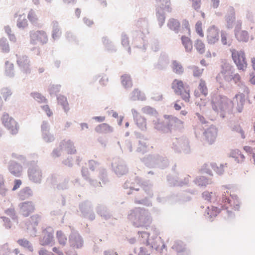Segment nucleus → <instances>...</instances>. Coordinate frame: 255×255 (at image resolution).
<instances>
[{
  "label": "nucleus",
  "mask_w": 255,
  "mask_h": 255,
  "mask_svg": "<svg viewBox=\"0 0 255 255\" xmlns=\"http://www.w3.org/2000/svg\"><path fill=\"white\" fill-rule=\"evenodd\" d=\"M52 38L54 40L58 39L61 35V31L59 23L56 20L52 22Z\"/></svg>",
  "instance_id": "nucleus-31"
},
{
  "label": "nucleus",
  "mask_w": 255,
  "mask_h": 255,
  "mask_svg": "<svg viewBox=\"0 0 255 255\" xmlns=\"http://www.w3.org/2000/svg\"><path fill=\"white\" fill-rule=\"evenodd\" d=\"M232 57L236 64L238 69L240 70L245 71L247 67L245 52L243 50L238 51L236 49H231Z\"/></svg>",
  "instance_id": "nucleus-10"
},
{
  "label": "nucleus",
  "mask_w": 255,
  "mask_h": 255,
  "mask_svg": "<svg viewBox=\"0 0 255 255\" xmlns=\"http://www.w3.org/2000/svg\"><path fill=\"white\" fill-rule=\"evenodd\" d=\"M161 242V238L156 236L155 238L149 239V240H146V246H148L149 248L154 249L156 251L159 250L160 244Z\"/></svg>",
  "instance_id": "nucleus-37"
},
{
  "label": "nucleus",
  "mask_w": 255,
  "mask_h": 255,
  "mask_svg": "<svg viewBox=\"0 0 255 255\" xmlns=\"http://www.w3.org/2000/svg\"><path fill=\"white\" fill-rule=\"evenodd\" d=\"M218 130L214 126H211L204 132L206 139L209 144H212L216 140Z\"/></svg>",
  "instance_id": "nucleus-25"
},
{
  "label": "nucleus",
  "mask_w": 255,
  "mask_h": 255,
  "mask_svg": "<svg viewBox=\"0 0 255 255\" xmlns=\"http://www.w3.org/2000/svg\"><path fill=\"white\" fill-rule=\"evenodd\" d=\"M61 87L59 84L50 85L48 88V92L51 97L57 96V94L60 90Z\"/></svg>",
  "instance_id": "nucleus-55"
},
{
  "label": "nucleus",
  "mask_w": 255,
  "mask_h": 255,
  "mask_svg": "<svg viewBox=\"0 0 255 255\" xmlns=\"http://www.w3.org/2000/svg\"><path fill=\"white\" fill-rule=\"evenodd\" d=\"M70 246L74 248L80 249L83 246V240L78 232L72 230L69 236Z\"/></svg>",
  "instance_id": "nucleus-18"
},
{
  "label": "nucleus",
  "mask_w": 255,
  "mask_h": 255,
  "mask_svg": "<svg viewBox=\"0 0 255 255\" xmlns=\"http://www.w3.org/2000/svg\"><path fill=\"white\" fill-rule=\"evenodd\" d=\"M148 34L136 30H132L131 32L132 37V44L133 47L145 51L147 48L146 35Z\"/></svg>",
  "instance_id": "nucleus-8"
},
{
  "label": "nucleus",
  "mask_w": 255,
  "mask_h": 255,
  "mask_svg": "<svg viewBox=\"0 0 255 255\" xmlns=\"http://www.w3.org/2000/svg\"><path fill=\"white\" fill-rule=\"evenodd\" d=\"M18 206L20 213L24 217H28L34 210V206L31 201L22 202L19 204Z\"/></svg>",
  "instance_id": "nucleus-24"
},
{
  "label": "nucleus",
  "mask_w": 255,
  "mask_h": 255,
  "mask_svg": "<svg viewBox=\"0 0 255 255\" xmlns=\"http://www.w3.org/2000/svg\"><path fill=\"white\" fill-rule=\"evenodd\" d=\"M96 211L98 215L105 220H108L112 217L110 211L103 205H98L96 208Z\"/></svg>",
  "instance_id": "nucleus-33"
},
{
  "label": "nucleus",
  "mask_w": 255,
  "mask_h": 255,
  "mask_svg": "<svg viewBox=\"0 0 255 255\" xmlns=\"http://www.w3.org/2000/svg\"><path fill=\"white\" fill-rule=\"evenodd\" d=\"M235 34L239 41L247 42L249 39V33L246 30H235Z\"/></svg>",
  "instance_id": "nucleus-40"
},
{
  "label": "nucleus",
  "mask_w": 255,
  "mask_h": 255,
  "mask_svg": "<svg viewBox=\"0 0 255 255\" xmlns=\"http://www.w3.org/2000/svg\"><path fill=\"white\" fill-rule=\"evenodd\" d=\"M1 121L4 127L12 135H16L19 130V126L18 123L9 115L4 113L2 117Z\"/></svg>",
  "instance_id": "nucleus-9"
},
{
  "label": "nucleus",
  "mask_w": 255,
  "mask_h": 255,
  "mask_svg": "<svg viewBox=\"0 0 255 255\" xmlns=\"http://www.w3.org/2000/svg\"><path fill=\"white\" fill-rule=\"evenodd\" d=\"M167 26L169 29L178 33L180 27V23L177 19L171 18L168 20Z\"/></svg>",
  "instance_id": "nucleus-42"
},
{
  "label": "nucleus",
  "mask_w": 255,
  "mask_h": 255,
  "mask_svg": "<svg viewBox=\"0 0 255 255\" xmlns=\"http://www.w3.org/2000/svg\"><path fill=\"white\" fill-rule=\"evenodd\" d=\"M182 43L187 52L191 51L192 49V43L190 38L185 36L181 37Z\"/></svg>",
  "instance_id": "nucleus-52"
},
{
  "label": "nucleus",
  "mask_w": 255,
  "mask_h": 255,
  "mask_svg": "<svg viewBox=\"0 0 255 255\" xmlns=\"http://www.w3.org/2000/svg\"><path fill=\"white\" fill-rule=\"evenodd\" d=\"M33 195V192L28 186L22 188L18 194V197L20 200L28 199Z\"/></svg>",
  "instance_id": "nucleus-30"
},
{
  "label": "nucleus",
  "mask_w": 255,
  "mask_h": 255,
  "mask_svg": "<svg viewBox=\"0 0 255 255\" xmlns=\"http://www.w3.org/2000/svg\"><path fill=\"white\" fill-rule=\"evenodd\" d=\"M79 210L82 216L91 221L95 219V214L93 210V205L91 202L85 201L79 204Z\"/></svg>",
  "instance_id": "nucleus-15"
},
{
  "label": "nucleus",
  "mask_w": 255,
  "mask_h": 255,
  "mask_svg": "<svg viewBox=\"0 0 255 255\" xmlns=\"http://www.w3.org/2000/svg\"><path fill=\"white\" fill-rule=\"evenodd\" d=\"M16 62L20 69L24 73L27 74L30 73V61L26 55H18L16 54Z\"/></svg>",
  "instance_id": "nucleus-19"
},
{
  "label": "nucleus",
  "mask_w": 255,
  "mask_h": 255,
  "mask_svg": "<svg viewBox=\"0 0 255 255\" xmlns=\"http://www.w3.org/2000/svg\"><path fill=\"white\" fill-rule=\"evenodd\" d=\"M152 123L155 129L164 133L168 132V128L167 127L166 121L164 122L159 119H156L153 120Z\"/></svg>",
  "instance_id": "nucleus-32"
},
{
  "label": "nucleus",
  "mask_w": 255,
  "mask_h": 255,
  "mask_svg": "<svg viewBox=\"0 0 255 255\" xmlns=\"http://www.w3.org/2000/svg\"><path fill=\"white\" fill-rule=\"evenodd\" d=\"M230 128L232 131L239 133L242 138H246L245 131L239 124L237 123H231Z\"/></svg>",
  "instance_id": "nucleus-44"
},
{
  "label": "nucleus",
  "mask_w": 255,
  "mask_h": 255,
  "mask_svg": "<svg viewBox=\"0 0 255 255\" xmlns=\"http://www.w3.org/2000/svg\"><path fill=\"white\" fill-rule=\"evenodd\" d=\"M131 113L133 120L137 127L142 131H145L147 129L146 119L141 116L137 111L134 109H131Z\"/></svg>",
  "instance_id": "nucleus-20"
},
{
  "label": "nucleus",
  "mask_w": 255,
  "mask_h": 255,
  "mask_svg": "<svg viewBox=\"0 0 255 255\" xmlns=\"http://www.w3.org/2000/svg\"><path fill=\"white\" fill-rule=\"evenodd\" d=\"M207 38L208 42L210 44H214L219 40V30L215 25L208 28Z\"/></svg>",
  "instance_id": "nucleus-22"
},
{
  "label": "nucleus",
  "mask_w": 255,
  "mask_h": 255,
  "mask_svg": "<svg viewBox=\"0 0 255 255\" xmlns=\"http://www.w3.org/2000/svg\"><path fill=\"white\" fill-rule=\"evenodd\" d=\"M0 94L2 96L4 101H6L7 98L11 96L12 93L9 88L4 87L0 90Z\"/></svg>",
  "instance_id": "nucleus-62"
},
{
  "label": "nucleus",
  "mask_w": 255,
  "mask_h": 255,
  "mask_svg": "<svg viewBox=\"0 0 255 255\" xmlns=\"http://www.w3.org/2000/svg\"><path fill=\"white\" fill-rule=\"evenodd\" d=\"M170 147L177 153L190 154L192 152L190 141L186 136L172 138Z\"/></svg>",
  "instance_id": "nucleus-5"
},
{
  "label": "nucleus",
  "mask_w": 255,
  "mask_h": 255,
  "mask_svg": "<svg viewBox=\"0 0 255 255\" xmlns=\"http://www.w3.org/2000/svg\"><path fill=\"white\" fill-rule=\"evenodd\" d=\"M164 117L166 120V124H167V127L168 128V132L171 131L172 129L181 128L182 126L183 122L176 117L166 115H165Z\"/></svg>",
  "instance_id": "nucleus-21"
},
{
  "label": "nucleus",
  "mask_w": 255,
  "mask_h": 255,
  "mask_svg": "<svg viewBox=\"0 0 255 255\" xmlns=\"http://www.w3.org/2000/svg\"><path fill=\"white\" fill-rule=\"evenodd\" d=\"M31 96L39 103H47V100L40 93L33 92L31 93Z\"/></svg>",
  "instance_id": "nucleus-60"
},
{
  "label": "nucleus",
  "mask_w": 255,
  "mask_h": 255,
  "mask_svg": "<svg viewBox=\"0 0 255 255\" xmlns=\"http://www.w3.org/2000/svg\"><path fill=\"white\" fill-rule=\"evenodd\" d=\"M190 176H187V177L184 178V179L183 180L182 179H180V180H176L175 181H172L171 179V177L169 176L167 178V182L168 184L170 186H183L186 185L189 182V179Z\"/></svg>",
  "instance_id": "nucleus-43"
},
{
  "label": "nucleus",
  "mask_w": 255,
  "mask_h": 255,
  "mask_svg": "<svg viewBox=\"0 0 255 255\" xmlns=\"http://www.w3.org/2000/svg\"><path fill=\"white\" fill-rule=\"evenodd\" d=\"M38 160H31L27 170L29 180L35 184H41L42 179V171L37 165Z\"/></svg>",
  "instance_id": "nucleus-7"
},
{
  "label": "nucleus",
  "mask_w": 255,
  "mask_h": 255,
  "mask_svg": "<svg viewBox=\"0 0 255 255\" xmlns=\"http://www.w3.org/2000/svg\"><path fill=\"white\" fill-rule=\"evenodd\" d=\"M212 109L218 113L220 116L224 118L226 113H229L233 108V102L225 96L220 95H214L212 100Z\"/></svg>",
  "instance_id": "nucleus-3"
},
{
  "label": "nucleus",
  "mask_w": 255,
  "mask_h": 255,
  "mask_svg": "<svg viewBox=\"0 0 255 255\" xmlns=\"http://www.w3.org/2000/svg\"><path fill=\"white\" fill-rule=\"evenodd\" d=\"M135 26L138 29L137 31H140L142 32L149 33L148 23L146 18H140L135 23Z\"/></svg>",
  "instance_id": "nucleus-29"
},
{
  "label": "nucleus",
  "mask_w": 255,
  "mask_h": 255,
  "mask_svg": "<svg viewBox=\"0 0 255 255\" xmlns=\"http://www.w3.org/2000/svg\"><path fill=\"white\" fill-rule=\"evenodd\" d=\"M17 243L21 247L27 249L29 252L33 251L32 244L25 239H19L17 241Z\"/></svg>",
  "instance_id": "nucleus-51"
},
{
  "label": "nucleus",
  "mask_w": 255,
  "mask_h": 255,
  "mask_svg": "<svg viewBox=\"0 0 255 255\" xmlns=\"http://www.w3.org/2000/svg\"><path fill=\"white\" fill-rule=\"evenodd\" d=\"M121 83L123 87L126 89L131 88L132 86V83L130 75L124 74L121 76Z\"/></svg>",
  "instance_id": "nucleus-49"
},
{
  "label": "nucleus",
  "mask_w": 255,
  "mask_h": 255,
  "mask_svg": "<svg viewBox=\"0 0 255 255\" xmlns=\"http://www.w3.org/2000/svg\"><path fill=\"white\" fill-rule=\"evenodd\" d=\"M136 137L138 140L135 151L143 154L147 151L148 147L149 146V138L140 133H137Z\"/></svg>",
  "instance_id": "nucleus-16"
},
{
  "label": "nucleus",
  "mask_w": 255,
  "mask_h": 255,
  "mask_svg": "<svg viewBox=\"0 0 255 255\" xmlns=\"http://www.w3.org/2000/svg\"><path fill=\"white\" fill-rule=\"evenodd\" d=\"M232 12L226 15V22H227V27L228 28H231L233 27V23L235 20V17L234 16V12L233 11L234 9L233 8H231Z\"/></svg>",
  "instance_id": "nucleus-58"
},
{
  "label": "nucleus",
  "mask_w": 255,
  "mask_h": 255,
  "mask_svg": "<svg viewBox=\"0 0 255 255\" xmlns=\"http://www.w3.org/2000/svg\"><path fill=\"white\" fill-rule=\"evenodd\" d=\"M202 197L204 200L210 203L217 202V206H212L211 209L208 207L205 212V216L210 222H212L214 218L222 211L227 215L228 219L234 218L235 214L229 209V207L235 211L239 210L240 205L237 200V196H232L225 187L222 188L221 198H219L216 193L208 191L203 192Z\"/></svg>",
  "instance_id": "nucleus-1"
},
{
  "label": "nucleus",
  "mask_w": 255,
  "mask_h": 255,
  "mask_svg": "<svg viewBox=\"0 0 255 255\" xmlns=\"http://www.w3.org/2000/svg\"><path fill=\"white\" fill-rule=\"evenodd\" d=\"M56 237L60 245L65 246L67 243V237L61 231H58L56 233Z\"/></svg>",
  "instance_id": "nucleus-59"
},
{
  "label": "nucleus",
  "mask_w": 255,
  "mask_h": 255,
  "mask_svg": "<svg viewBox=\"0 0 255 255\" xmlns=\"http://www.w3.org/2000/svg\"><path fill=\"white\" fill-rule=\"evenodd\" d=\"M172 88L176 95H180L185 102H189L190 99L189 90L185 88L183 82L177 79L173 80Z\"/></svg>",
  "instance_id": "nucleus-11"
},
{
  "label": "nucleus",
  "mask_w": 255,
  "mask_h": 255,
  "mask_svg": "<svg viewBox=\"0 0 255 255\" xmlns=\"http://www.w3.org/2000/svg\"><path fill=\"white\" fill-rule=\"evenodd\" d=\"M196 50L200 54H203L205 52V45L201 40L197 39L194 45Z\"/></svg>",
  "instance_id": "nucleus-64"
},
{
  "label": "nucleus",
  "mask_w": 255,
  "mask_h": 255,
  "mask_svg": "<svg viewBox=\"0 0 255 255\" xmlns=\"http://www.w3.org/2000/svg\"><path fill=\"white\" fill-rule=\"evenodd\" d=\"M134 203L138 204H141L146 206H151L152 203L151 201L147 198L145 197L140 199L138 196H135L134 199Z\"/></svg>",
  "instance_id": "nucleus-57"
},
{
  "label": "nucleus",
  "mask_w": 255,
  "mask_h": 255,
  "mask_svg": "<svg viewBox=\"0 0 255 255\" xmlns=\"http://www.w3.org/2000/svg\"><path fill=\"white\" fill-rule=\"evenodd\" d=\"M102 41L106 50L110 52H114L117 51L116 47L107 36L103 37Z\"/></svg>",
  "instance_id": "nucleus-34"
},
{
  "label": "nucleus",
  "mask_w": 255,
  "mask_h": 255,
  "mask_svg": "<svg viewBox=\"0 0 255 255\" xmlns=\"http://www.w3.org/2000/svg\"><path fill=\"white\" fill-rule=\"evenodd\" d=\"M0 48L4 53H8L9 51V46L6 38L2 37L0 38Z\"/></svg>",
  "instance_id": "nucleus-56"
},
{
  "label": "nucleus",
  "mask_w": 255,
  "mask_h": 255,
  "mask_svg": "<svg viewBox=\"0 0 255 255\" xmlns=\"http://www.w3.org/2000/svg\"><path fill=\"white\" fill-rule=\"evenodd\" d=\"M143 162L148 167L164 168L169 165L168 159L158 154H149L142 159Z\"/></svg>",
  "instance_id": "nucleus-6"
},
{
  "label": "nucleus",
  "mask_w": 255,
  "mask_h": 255,
  "mask_svg": "<svg viewBox=\"0 0 255 255\" xmlns=\"http://www.w3.org/2000/svg\"><path fill=\"white\" fill-rule=\"evenodd\" d=\"M54 230L51 227L42 229L39 239V243L42 246L52 245L54 243Z\"/></svg>",
  "instance_id": "nucleus-13"
},
{
  "label": "nucleus",
  "mask_w": 255,
  "mask_h": 255,
  "mask_svg": "<svg viewBox=\"0 0 255 255\" xmlns=\"http://www.w3.org/2000/svg\"><path fill=\"white\" fill-rule=\"evenodd\" d=\"M60 149H63L68 154H74L76 150L74 146V144L70 140H64L60 143Z\"/></svg>",
  "instance_id": "nucleus-28"
},
{
  "label": "nucleus",
  "mask_w": 255,
  "mask_h": 255,
  "mask_svg": "<svg viewBox=\"0 0 255 255\" xmlns=\"http://www.w3.org/2000/svg\"><path fill=\"white\" fill-rule=\"evenodd\" d=\"M172 248L177 252V255H178V253H181L187 249L185 247V244L180 241L175 242Z\"/></svg>",
  "instance_id": "nucleus-53"
},
{
  "label": "nucleus",
  "mask_w": 255,
  "mask_h": 255,
  "mask_svg": "<svg viewBox=\"0 0 255 255\" xmlns=\"http://www.w3.org/2000/svg\"><path fill=\"white\" fill-rule=\"evenodd\" d=\"M164 10L165 9L162 8H156V14L160 27L163 25L165 22V16Z\"/></svg>",
  "instance_id": "nucleus-50"
},
{
  "label": "nucleus",
  "mask_w": 255,
  "mask_h": 255,
  "mask_svg": "<svg viewBox=\"0 0 255 255\" xmlns=\"http://www.w3.org/2000/svg\"><path fill=\"white\" fill-rule=\"evenodd\" d=\"M57 100L58 104L62 106L64 112L67 114L70 108L66 97L61 94L58 95H57Z\"/></svg>",
  "instance_id": "nucleus-35"
},
{
  "label": "nucleus",
  "mask_w": 255,
  "mask_h": 255,
  "mask_svg": "<svg viewBox=\"0 0 255 255\" xmlns=\"http://www.w3.org/2000/svg\"><path fill=\"white\" fill-rule=\"evenodd\" d=\"M99 176L104 185H105L109 181L107 178V171L105 169L103 168H99Z\"/></svg>",
  "instance_id": "nucleus-61"
},
{
  "label": "nucleus",
  "mask_w": 255,
  "mask_h": 255,
  "mask_svg": "<svg viewBox=\"0 0 255 255\" xmlns=\"http://www.w3.org/2000/svg\"><path fill=\"white\" fill-rule=\"evenodd\" d=\"M171 66L173 72L175 74L181 75L184 73V68L179 61L173 60Z\"/></svg>",
  "instance_id": "nucleus-39"
},
{
  "label": "nucleus",
  "mask_w": 255,
  "mask_h": 255,
  "mask_svg": "<svg viewBox=\"0 0 255 255\" xmlns=\"http://www.w3.org/2000/svg\"><path fill=\"white\" fill-rule=\"evenodd\" d=\"M141 111L144 114L153 116H155L157 114V112L154 108L148 106L143 107Z\"/></svg>",
  "instance_id": "nucleus-63"
},
{
  "label": "nucleus",
  "mask_w": 255,
  "mask_h": 255,
  "mask_svg": "<svg viewBox=\"0 0 255 255\" xmlns=\"http://www.w3.org/2000/svg\"><path fill=\"white\" fill-rule=\"evenodd\" d=\"M8 191V187L2 174H0V195L5 197Z\"/></svg>",
  "instance_id": "nucleus-38"
},
{
  "label": "nucleus",
  "mask_w": 255,
  "mask_h": 255,
  "mask_svg": "<svg viewBox=\"0 0 255 255\" xmlns=\"http://www.w3.org/2000/svg\"><path fill=\"white\" fill-rule=\"evenodd\" d=\"M8 169L9 172L13 176L18 177L22 174V165L14 161H10L9 163Z\"/></svg>",
  "instance_id": "nucleus-26"
},
{
  "label": "nucleus",
  "mask_w": 255,
  "mask_h": 255,
  "mask_svg": "<svg viewBox=\"0 0 255 255\" xmlns=\"http://www.w3.org/2000/svg\"><path fill=\"white\" fill-rule=\"evenodd\" d=\"M112 166L113 170L118 177L126 174L128 171L126 162L120 158L113 159Z\"/></svg>",
  "instance_id": "nucleus-12"
},
{
  "label": "nucleus",
  "mask_w": 255,
  "mask_h": 255,
  "mask_svg": "<svg viewBox=\"0 0 255 255\" xmlns=\"http://www.w3.org/2000/svg\"><path fill=\"white\" fill-rule=\"evenodd\" d=\"M5 75L9 78H13L14 76V65L8 61L5 62Z\"/></svg>",
  "instance_id": "nucleus-45"
},
{
  "label": "nucleus",
  "mask_w": 255,
  "mask_h": 255,
  "mask_svg": "<svg viewBox=\"0 0 255 255\" xmlns=\"http://www.w3.org/2000/svg\"><path fill=\"white\" fill-rule=\"evenodd\" d=\"M130 100L131 101L140 100L144 101L145 100V96L144 93L141 92L138 89H134L130 94Z\"/></svg>",
  "instance_id": "nucleus-41"
},
{
  "label": "nucleus",
  "mask_w": 255,
  "mask_h": 255,
  "mask_svg": "<svg viewBox=\"0 0 255 255\" xmlns=\"http://www.w3.org/2000/svg\"><path fill=\"white\" fill-rule=\"evenodd\" d=\"M95 131L100 133H108L113 131V128L106 123H103L97 126Z\"/></svg>",
  "instance_id": "nucleus-36"
},
{
  "label": "nucleus",
  "mask_w": 255,
  "mask_h": 255,
  "mask_svg": "<svg viewBox=\"0 0 255 255\" xmlns=\"http://www.w3.org/2000/svg\"><path fill=\"white\" fill-rule=\"evenodd\" d=\"M235 98L237 101V110L239 113H241L243 111L246 101L245 95L244 94L236 95Z\"/></svg>",
  "instance_id": "nucleus-48"
},
{
  "label": "nucleus",
  "mask_w": 255,
  "mask_h": 255,
  "mask_svg": "<svg viewBox=\"0 0 255 255\" xmlns=\"http://www.w3.org/2000/svg\"><path fill=\"white\" fill-rule=\"evenodd\" d=\"M208 94V90L205 81L201 79L200 80L198 89L194 92V95L196 97H199L201 95L206 97Z\"/></svg>",
  "instance_id": "nucleus-27"
},
{
  "label": "nucleus",
  "mask_w": 255,
  "mask_h": 255,
  "mask_svg": "<svg viewBox=\"0 0 255 255\" xmlns=\"http://www.w3.org/2000/svg\"><path fill=\"white\" fill-rule=\"evenodd\" d=\"M27 21L24 14H20L17 20L16 25L19 28L24 29L27 27Z\"/></svg>",
  "instance_id": "nucleus-54"
},
{
  "label": "nucleus",
  "mask_w": 255,
  "mask_h": 255,
  "mask_svg": "<svg viewBox=\"0 0 255 255\" xmlns=\"http://www.w3.org/2000/svg\"><path fill=\"white\" fill-rule=\"evenodd\" d=\"M233 71L231 65L225 64L222 67V70L217 76V81L221 84L220 87L223 86L221 80L224 79L225 81L230 82L232 81Z\"/></svg>",
  "instance_id": "nucleus-14"
},
{
  "label": "nucleus",
  "mask_w": 255,
  "mask_h": 255,
  "mask_svg": "<svg viewBox=\"0 0 255 255\" xmlns=\"http://www.w3.org/2000/svg\"><path fill=\"white\" fill-rule=\"evenodd\" d=\"M195 183L200 187H205L207 185L211 183L210 179H208L205 176H199L194 180Z\"/></svg>",
  "instance_id": "nucleus-47"
},
{
  "label": "nucleus",
  "mask_w": 255,
  "mask_h": 255,
  "mask_svg": "<svg viewBox=\"0 0 255 255\" xmlns=\"http://www.w3.org/2000/svg\"><path fill=\"white\" fill-rule=\"evenodd\" d=\"M30 43L35 44L39 42L42 44L47 43L48 36L45 32L42 30L31 31L30 32Z\"/></svg>",
  "instance_id": "nucleus-17"
},
{
  "label": "nucleus",
  "mask_w": 255,
  "mask_h": 255,
  "mask_svg": "<svg viewBox=\"0 0 255 255\" xmlns=\"http://www.w3.org/2000/svg\"><path fill=\"white\" fill-rule=\"evenodd\" d=\"M11 156L13 158H15L20 161L24 166L29 167V162L31 160H37L38 155L35 153L30 154L28 156V160H27L24 155L19 154L16 153H12Z\"/></svg>",
  "instance_id": "nucleus-23"
},
{
  "label": "nucleus",
  "mask_w": 255,
  "mask_h": 255,
  "mask_svg": "<svg viewBox=\"0 0 255 255\" xmlns=\"http://www.w3.org/2000/svg\"><path fill=\"white\" fill-rule=\"evenodd\" d=\"M128 219L135 227H146L151 223L152 218L147 210L141 208H135L130 211Z\"/></svg>",
  "instance_id": "nucleus-2"
},
{
  "label": "nucleus",
  "mask_w": 255,
  "mask_h": 255,
  "mask_svg": "<svg viewBox=\"0 0 255 255\" xmlns=\"http://www.w3.org/2000/svg\"><path fill=\"white\" fill-rule=\"evenodd\" d=\"M134 181H131V180H127L124 183V188L126 189H129V191H127V194H132V192L131 191H138L139 190V187H141L148 196H152L153 193L151 190V185L149 183V181L142 182L140 178L136 177L134 179Z\"/></svg>",
  "instance_id": "nucleus-4"
},
{
  "label": "nucleus",
  "mask_w": 255,
  "mask_h": 255,
  "mask_svg": "<svg viewBox=\"0 0 255 255\" xmlns=\"http://www.w3.org/2000/svg\"><path fill=\"white\" fill-rule=\"evenodd\" d=\"M158 7L157 8L164 9L168 12L171 11V7H170V1L169 0H156Z\"/></svg>",
  "instance_id": "nucleus-46"
}]
</instances>
